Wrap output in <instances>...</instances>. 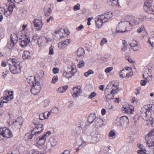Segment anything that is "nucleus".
<instances>
[{
    "label": "nucleus",
    "instance_id": "f8f14e48",
    "mask_svg": "<svg viewBox=\"0 0 154 154\" xmlns=\"http://www.w3.org/2000/svg\"><path fill=\"white\" fill-rule=\"evenodd\" d=\"M32 86V88L31 91L32 94L34 95H36L40 92L41 88V86L38 82H35V83L33 84Z\"/></svg>",
    "mask_w": 154,
    "mask_h": 154
},
{
    "label": "nucleus",
    "instance_id": "ea45409f",
    "mask_svg": "<svg viewBox=\"0 0 154 154\" xmlns=\"http://www.w3.org/2000/svg\"><path fill=\"white\" fill-rule=\"evenodd\" d=\"M85 63L83 60H80L79 63L77 64V66L79 68H81L84 66Z\"/></svg>",
    "mask_w": 154,
    "mask_h": 154
},
{
    "label": "nucleus",
    "instance_id": "412c9836",
    "mask_svg": "<svg viewBox=\"0 0 154 154\" xmlns=\"http://www.w3.org/2000/svg\"><path fill=\"white\" fill-rule=\"evenodd\" d=\"M67 71L74 76L76 72V67L75 66H70L68 67Z\"/></svg>",
    "mask_w": 154,
    "mask_h": 154
},
{
    "label": "nucleus",
    "instance_id": "58836bf2",
    "mask_svg": "<svg viewBox=\"0 0 154 154\" xmlns=\"http://www.w3.org/2000/svg\"><path fill=\"white\" fill-rule=\"evenodd\" d=\"M154 134V128L152 129L149 133L148 135H147L145 137L147 138L149 137H151Z\"/></svg>",
    "mask_w": 154,
    "mask_h": 154
},
{
    "label": "nucleus",
    "instance_id": "f257e3e1",
    "mask_svg": "<svg viewBox=\"0 0 154 154\" xmlns=\"http://www.w3.org/2000/svg\"><path fill=\"white\" fill-rule=\"evenodd\" d=\"M152 107L154 108V105H145L144 107L141 109V111L142 112L141 114V116L143 117V119L145 120H147L146 117H149V121L148 122V125H150L154 127V122L152 119V118L150 117L151 115V112L150 111H154V109H152L150 108Z\"/></svg>",
    "mask_w": 154,
    "mask_h": 154
},
{
    "label": "nucleus",
    "instance_id": "cd10ccee",
    "mask_svg": "<svg viewBox=\"0 0 154 154\" xmlns=\"http://www.w3.org/2000/svg\"><path fill=\"white\" fill-rule=\"evenodd\" d=\"M136 43L135 44L133 43H131L129 44L131 48L134 51H137L139 49V47L137 44V42L135 41Z\"/></svg>",
    "mask_w": 154,
    "mask_h": 154
},
{
    "label": "nucleus",
    "instance_id": "a18cd8bd",
    "mask_svg": "<svg viewBox=\"0 0 154 154\" xmlns=\"http://www.w3.org/2000/svg\"><path fill=\"white\" fill-rule=\"evenodd\" d=\"M115 86L114 84H113L112 82H110L107 85L106 89H112Z\"/></svg>",
    "mask_w": 154,
    "mask_h": 154
},
{
    "label": "nucleus",
    "instance_id": "2eb2a0df",
    "mask_svg": "<svg viewBox=\"0 0 154 154\" xmlns=\"http://www.w3.org/2000/svg\"><path fill=\"white\" fill-rule=\"evenodd\" d=\"M103 120L100 118H97L94 122L93 124L97 128L101 126L103 124Z\"/></svg>",
    "mask_w": 154,
    "mask_h": 154
},
{
    "label": "nucleus",
    "instance_id": "7ed1b4c3",
    "mask_svg": "<svg viewBox=\"0 0 154 154\" xmlns=\"http://www.w3.org/2000/svg\"><path fill=\"white\" fill-rule=\"evenodd\" d=\"M10 60L12 63L11 64H9V69L11 73L13 74L20 73L21 72L20 63L15 59H10Z\"/></svg>",
    "mask_w": 154,
    "mask_h": 154
},
{
    "label": "nucleus",
    "instance_id": "4be33fe9",
    "mask_svg": "<svg viewBox=\"0 0 154 154\" xmlns=\"http://www.w3.org/2000/svg\"><path fill=\"white\" fill-rule=\"evenodd\" d=\"M49 140L51 144V146H54L57 145L58 139L56 137H52L50 138Z\"/></svg>",
    "mask_w": 154,
    "mask_h": 154
},
{
    "label": "nucleus",
    "instance_id": "69168bd1",
    "mask_svg": "<svg viewBox=\"0 0 154 154\" xmlns=\"http://www.w3.org/2000/svg\"><path fill=\"white\" fill-rule=\"evenodd\" d=\"M38 35L37 34L34 35L32 37V40L35 41L37 39L38 40Z\"/></svg>",
    "mask_w": 154,
    "mask_h": 154
},
{
    "label": "nucleus",
    "instance_id": "e2e57ef3",
    "mask_svg": "<svg viewBox=\"0 0 154 154\" xmlns=\"http://www.w3.org/2000/svg\"><path fill=\"white\" fill-rule=\"evenodd\" d=\"M74 10L75 11H76L79 10L80 9V5L79 4H78L75 5L74 7Z\"/></svg>",
    "mask_w": 154,
    "mask_h": 154
},
{
    "label": "nucleus",
    "instance_id": "1a4fd4ad",
    "mask_svg": "<svg viewBox=\"0 0 154 154\" xmlns=\"http://www.w3.org/2000/svg\"><path fill=\"white\" fill-rule=\"evenodd\" d=\"M20 45L23 48L26 47L29 45L30 42V39L29 36L25 34V36L19 39Z\"/></svg>",
    "mask_w": 154,
    "mask_h": 154
},
{
    "label": "nucleus",
    "instance_id": "aec40b11",
    "mask_svg": "<svg viewBox=\"0 0 154 154\" xmlns=\"http://www.w3.org/2000/svg\"><path fill=\"white\" fill-rule=\"evenodd\" d=\"M96 118L95 113H91L88 116L87 121L90 124H93Z\"/></svg>",
    "mask_w": 154,
    "mask_h": 154
},
{
    "label": "nucleus",
    "instance_id": "f704fd0d",
    "mask_svg": "<svg viewBox=\"0 0 154 154\" xmlns=\"http://www.w3.org/2000/svg\"><path fill=\"white\" fill-rule=\"evenodd\" d=\"M23 57L24 59H30V57L29 55V53L27 51H24L23 54Z\"/></svg>",
    "mask_w": 154,
    "mask_h": 154
},
{
    "label": "nucleus",
    "instance_id": "423d86ee",
    "mask_svg": "<svg viewBox=\"0 0 154 154\" xmlns=\"http://www.w3.org/2000/svg\"><path fill=\"white\" fill-rule=\"evenodd\" d=\"M43 126L42 124H39L37 127V129L39 130L38 131H36L35 132L34 131L35 130H33L31 131V134H29L27 133L25 135V138L26 140L27 141H30L32 139L33 136L34 134H36L38 133H40L43 130Z\"/></svg>",
    "mask_w": 154,
    "mask_h": 154
},
{
    "label": "nucleus",
    "instance_id": "39448f33",
    "mask_svg": "<svg viewBox=\"0 0 154 154\" xmlns=\"http://www.w3.org/2000/svg\"><path fill=\"white\" fill-rule=\"evenodd\" d=\"M50 132H46L41 137L37 138L36 140V146L40 149H41L45 143L46 138L50 134Z\"/></svg>",
    "mask_w": 154,
    "mask_h": 154
},
{
    "label": "nucleus",
    "instance_id": "20e7f679",
    "mask_svg": "<svg viewBox=\"0 0 154 154\" xmlns=\"http://www.w3.org/2000/svg\"><path fill=\"white\" fill-rule=\"evenodd\" d=\"M131 23L128 21H123L119 22L116 28L117 32L120 33L125 31L129 30V27H131Z\"/></svg>",
    "mask_w": 154,
    "mask_h": 154
},
{
    "label": "nucleus",
    "instance_id": "0e129e2a",
    "mask_svg": "<svg viewBox=\"0 0 154 154\" xmlns=\"http://www.w3.org/2000/svg\"><path fill=\"white\" fill-rule=\"evenodd\" d=\"M84 28V26L82 25H80V26L76 28L77 31H79L82 30Z\"/></svg>",
    "mask_w": 154,
    "mask_h": 154
},
{
    "label": "nucleus",
    "instance_id": "7c9ffc66",
    "mask_svg": "<svg viewBox=\"0 0 154 154\" xmlns=\"http://www.w3.org/2000/svg\"><path fill=\"white\" fill-rule=\"evenodd\" d=\"M85 54L84 49L82 48H79L77 51V54L78 56L81 57Z\"/></svg>",
    "mask_w": 154,
    "mask_h": 154
},
{
    "label": "nucleus",
    "instance_id": "c756f323",
    "mask_svg": "<svg viewBox=\"0 0 154 154\" xmlns=\"http://www.w3.org/2000/svg\"><path fill=\"white\" fill-rule=\"evenodd\" d=\"M125 109L123 110L125 111V112L126 113H130L131 114L133 113L134 111V107L133 106H130L128 109L127 108H124Z\"/></svg>",
    "mask_w": 154,
    "mask_h": 154
},
{
    "label": "nucleus",
    "instance_id": "a19ab883",
    "mask_svg": "<svg viewBox=\"0 0 154 154\" xmlns=\"http://www.w3.org/2000/svg\"><path fill=\"white\" fill-rule=\"evenodd\" d=\"M16 43V42L11 41L10 42L8 43V46L9 49H11L15 46Z\"/></svg>",
    "mask_w": 154,
    "mask_h": 154
},
{
    "label": "nucleus",
    "instance_id": "49530a36",
    "mask_svg": "<svg viewBox=\"0 0 154 154\" xmlns=\"http://www.w3.org/2000/svg\"><path fill=\"white\" fill-rule=\"evenodd\" d=\"M94 73V72L93 70L90 69L88 72L85 73L84 75L85 76L87 77L90 74H93Z\"/></svg>",
    "mask_w": 154,
    "mask_h": 154
},
{
    "label": "nucleus",
    "instance_id": "b1692460",
    "mask_svg": "<svg viewBox=\"0 0 154 154\" xmlns=\"http://www.w3.org/2000/svg\"><path fill=\"white\" fill-rule=\"evenodd\" d=\"M92 140L94 142L98 141L99 139L100 135L96 133L93 132L91 134Z\"/></svg>",
    "mask_w": 154,
    "mask_h": 154
},
{
    "label": "nucleus",
    "instance_id": "dca6fc26",
    "mask_svg": "<svg viewBox=\"0 0 154 154\" xmlns=\"http://www.w3.org/2000/svg\"><path fill=\"white\" fill-rule=\"evenodd\" d=\"M34 23L35 27L38 30H41L43 26L41 20L37 19H35Z\"/></svg>",
    "mask_w": 154,
    "mask_h": 154
},
{
    "label": "nucleus",
    "instance_id": "9b49d317",
    "mask_svg": "<svg viewBox=\"0 0 154 154\" xmlns=\"http://www.w3.org/2000/svg\"><path fill=\"white\" fill-rule=\"evenodd\" d=\"M0 133L1 136L7 138H9L12 137L13 135L11 131L6 128H0Z\"/></svg>",
    "mask_w": 154,
    "mask_h": 154
},
{
    "label": "nucleus",
    "instance_id": "c03bdc74",
    "mask_svg": "<svg viewBox=\"0 0 154 154\" xmlns=\"http://www.w3.org/2000/svg\"><path fill=\"white\" fill-rule=\"evenodd\" d=\"M18 150L16 149L11 151H9L8 154H18Z\"/></svg>",
    "mask_w": 154,
    "mask_h": 154
},
{
    "label": "nucleus",
    "instance_id": "bf43d9fd",
    "mask_svg": "<svg viewBox=\"0 0 154 154\" xmlns=\"http://www.w3.org/2000/svg\"><path fill=\"white\" fill-rule=\"evenodd\" d=\"M113 69V68L112 67H110L106 68L105 70V72L106 73H108L110 72Z\"/></svg>",
    "mask_w": 154,
    "mask_h": 154
},
{
    "label": "nucleus",
    "instance_id": "bb28decb",
    "mask_svg": "<svg viewBox=\"0 0 154 154\" xmlns=\"http://www.w3.org/2000/svg\"><path fill=\"white\" fill-rule=\"evenodd\" d=\"M10 39L11 41L17 43L18 40V36L17 34L13 33L11 34Z\"/></svg>",
    "mask_w": 154,
    "mask_h": 154
},
{
    "label": "nucleus",
    "instance_id": "473e14b6",
    "mask_svg": "<svg viewBox=\"0 0 154 154\" xmlns=\"http://www.w3.org/2000/svg\"><path fill=\"white\" fill-rule=\"evenodd\" d=\"M149 138H146L147 141L146 142L147 145L148 147H152L154 144V142Z\"/></svg>",
    "mask_w": 154,
    "mask_h": 154
},
{
    "label": "nucleus",
    "instance_id": "393cba45",
    "mask_svg": "<svg viewBox=\"0 0 154 154\" xmlns=\"http://www.w3.org/2000/svg\"><path fill=\"white\" fill-rule=\"evenodd\" d=\"M8 95H7L6 96H4L3 97L5 98L6 97V100H8V102L11 101L13 98V92L11 91L8 92Z\"/></svg>",
    "mask_w": 154,
    "mask_h": 154
},
{
    "label": "nucleus",
    "instance_id": "5701e85b",
    "mask_svg": "<svg viewBox=\"0 0 154 154\" xmlns=\"http://www.w3.org/2000/svg\"><path fill=\"white\" fill-rule=\"evenodd\" d=\"M153 0H146L145 2V5L148 8H147V11L148 13V11L150 9H153L152 7V3Z\"/></svg>",
    "mask_w": 154,
    "mask_h": 154
},
{
    "label": "nucleus",
    "instance_id": "ddd939ff",
    "mask_svg": "<svg viewBox=\"0 0 154 154\" xmlns=\"http://www.w3.org/2000/svg\"><path fill=\"white\" fill-rule=\"evenodd\" d=\"M145 71L144 74H143V78L145 79V80H142L140 81V83L141 85L143 86L145 85L146 84L147 82L148 81V77L149 76L148 74V72H149V68L146 67L145 69Z\"/></svg>",
    "mask_w": 154,
    "mask_h": 154
},
{
    "label": "nucleus",
    "instance_id": "6ab92c4d",
    "mask_svg": "<svg viewBox=\"0 0 154 154\" xmlns=\"http://www.w3.org/2000/svg\"><path fill=\"white\" fill-rule=\"evenodd\" d=\"M27 81L29 84L30 85L32 86L38 81L35 79V77L33 76H30L27 78L26 79Z\"/></svg>",
    "mask_w": 154,
    "mask_h": 154
},
{
    "label": "nucleus",
    "instance_id": "9d476101",
    "mask_svg": "<svg viewBox=\"0 0 154 154\" xmlns=\"http://www.w3.org/2000/svg\"><path fill=\"white\" fill-rule=\"evenodd\" d=\"M23 119L22 117H19L16 119L15 121L13 123L7 122L9 125H12V127H14L15 128H20L23 124Z\"/></svg>",
    "mask_w": 154,
    "mask_h": 154
},
{
    "label": "nucleus",
    "instance_id": "4c0bfd02",
    "mask_svg": "<svg viewBox=\"0 0 154 154\" xmlns=\"http://www.w3.org/2000/svg\"><path fill=\"white\" fill-rule=\"evenodd\" d=\"M105 97L107 101H108V100L112 99L113 98L114 95L111 93L110 94H108L106 95Z\"/></svg>",
    "mask_w": 154,
    "mask_h": 154
},
{
    "label": "nucleus",
    "instance_id": "8fccbe9b",
    "mask_svg": "<svg viewBox=\"0 0 154 154\" xmlns=\"http://www.w3.org/2000/svg\"><path fill=\"white\" fill-rule=\"evenodd\" d=\"M145 30L144 26H142L140 27L137 30V32L139 33Z\"/></svg>",
    "mask_w": 154,
    "mask_h": 154
},
{
    "label": "nucleus",
    "instance_id": "774afa93",
    "mask_svg": "<svg viewBox=\"0 0 154 154\" xmlns=\"http://www.w3.org/2000/svg\"><path fill=\"white\" fill-rule=\"evenodd\" d=\"M54 20V18L52 16H50L48 19L47 20V23H49L50 21H52Z\"/></svg>",
    "mask_w": 154,
    "mask_h": 154
},
{
    "label": "nucleus",
    "instance_id": "09e8293b",
    "mask_svg": "<svg viewBox=\"0 0 154 154\" xmlns=\"http://www.w3.org/2000/svg\"><path fill=\"white\" fill-rule=\"evenodd\" d=\"M116 134L115 133L113 130L110 131L109 133V137H111V138H112L116 135Z\"/></svg>",
    "mask_w": 154,
    "mask_h": 154
},
{
    "label": "nucleus",
    "instance_id": "37998d69",
    "mask_svg": "<svg viewBox=\"0 0 154 154\" xmlns=\"http://www.w3.org/2000/svg\"><path fill=\"white\" fill-rule=\"evenodd\" d=\"M148 13L151 15V17L154 19V9H150L148 11Z\"/></svg>",
    "mask_w": 154,
    "mask_h": 154
},
{
    "label": "nucleus",
    "instance_id": "603ef678",
    "mask_svg": "<svg viewBox=\"0 0 154 154\" xmlns=\"http://www.w3.org/2000/svg\"><path fill=\"white\" fill-rule=\"evenodd\" d=\"M49 103L50 101L48 100H45L44 102V106L45 107H46L49 105Z\"/></svg>",
    "mask_w": 154,
    "mask_h": 154
},
{
    "label": "nucleus",
    "instance_id": "5fc2aeb1",
    "mask_svg": "<svg viewBox=\"0 0 154 154\" xmlns=\"http://www.w3.org/2000/svg\"><path fill=\"white\" fill-rule=\"evenodd\" d=\"M97 94L95 92H91L88 97L89 99H92Z\"/></svg>",
    "mask_w": 154,
    "mask_h": 154
},
{
    "label": "nucleus",
    "instance_id": "4d7b16f0",
    "mask_svg": "<svg viewBox=\"0 0 154 154\" xmlns=\"http://www.w3.org/2000/svg\"><path fill=\"white\" fill-rule=\"evenodd\" d=\"M54 47L51 45L49 48V54L50 55H52L54 54Z\"/></svg>",
    "mask_w": 154,
    "mask_h": 154
},
{
    "label": "nucleus",
    "instance_id": "a878e982",
    "mask_svg": "<svg viewBox=\"0 0 154 154\" xmlns=\"http://www.w3.org/2000/svg\"><path fill=\"white\" fill-rule=\"evenodd\" d=\"M8 102V100H6L5 97L4 98L3 96L1 97L0 99V108H2L3 106L4 103H7Z\"/></svg>",
    "mask_w": 154,
    "mask_h": 154
},
{
    "label": "nucleus",
    "instance_id": "de8ad7c7",
    "mask_svg": "<svg viewBox=\"0 0 154 154\" xmlns=\"http://www.w3.org/2000/svg\"><path fill=\"white\" fill-rule=\"evenodd\" d=\"M15 7L14 4L11 5L8 7V10L9 11L12 13L13 9Z\"/></svg>",
    "mask_w": 154,
    "mask_h": 154
},
{
    "label": "nucleus",
    "instance_id": "0eeeda50",
    "mask_svg": "<svg viewBox=\"0 0 154 154\" xmlns=\"http://www.w3.org/2000/svg\"><path fill=\"white\" fill-rule=\"evenodd\" d=\"M51 41V39L45 37H38L37 43L39 47L46 45Z\"/></svg>",
    "mask_w": 154,
    "mask_h": 154
},
{
    "label": "nucleus",
    "instance_id": "13d9d810",
    "mask_svg": "<svg viewBox=\"0 0 154 154\" xmlns=\"http://www.w3.org/2000/svg\"><path fill=\"white\" fill-rule=\"evenodd\" d=\"M146 150L145 149H142L141 150H138L137 151V153H140V154H145L146 152Z\"/></svg>",
    "mask_w": 154,
    "mask_h": 154
},
{
    "label": "nucleus",
    "instance_id": "052dcab7",
    "mask_svg": "<svg viewBox=\"0 0 154 154\" xmlns=\"http://www.w3.org/2000/svg\"><path fill=\"white\" fill-rule=\"evenodd\" d=\"M4 13L6 17H8L12 13L8 10L5 11L4 12Z\"/></svg>",
    "mask_w": 154,
    "mask_h": 154
},
{
    "label": "nucleus",
    "instance_id": "6e6d98bb",
    "mask_svg": "<svg viewBox=\"0 0 154 154\" xmlns=\"http://www.w3.org/2000/svg\"><path fill=\"white\" fill-rule=\"evenodd\" d=\"M107 42V40L106 38H103L101 40L100 45L101 46H102L104 44L106 43Z\"/></svg>",
    "mask_w": 154,
    "mask_h": 154
},
{
    "label": "nucleus",
    "instance_id": "e433bc0d",
    "mask_svg": "<svg viewBox=\"0 0 154 154\" xmlns=\"http://www.w3.org/2000/svg\"><path fill=\"white\" fill-rule=\"evenodd\" d=\"M148 42L151 46L154 47V36L150 38L149 39Z\"/></svg>",
    "mask_w": 154,
    "mask_h": 154
},
{
    "label": "nucleus",
    "instance_id": "4468645a",
    "mask_svg": "<svg viewBox=\"0 0 154 154\" xmlns=\"http://www.w3.org/2000/svg\"><path fill=\"white\" fill-rule=\"evenodd\" d=\"M73 91L72 96L74 97L79 96L82 92L80 86L74 87L73 88Z\"/></svg>",
    "mask_w": 154,
    "mask_h": 154
},
{
    "label": "nucleus",
    "instance_id": "a211bd4d",
    "mask_svg": "<svg viewBox=\"0 0 154 154\" xmlns=\"http://www.w3.org/2000/svg\"><path fill=\"white\" fill-rule=\"evenodd\" d=\"M121 125L123 126L129 123V120L127 117L126 116H123L121 117L120 120Z\"/></svg>",
    "mask_w": 154,
    "mask_h": 154
},
{
    "label": "nucleus",
    "instance_id": "79ce46f5",
    "mask_svg": "<svg viewBox=\"0 0 154 154\" xmlns=\"http://www.w3.org/2000/svg\"><path fill=\"white\" fill-rule=\"evenodd\" d=\"M47 113L46 112H44V113H42L39 115V119L41 120H43L44 119H47V117H46L45 116V114Z\"/></svg>",
    "mask_w": 154,
    "mask_h": 154
},
{
    "label": "nucleus",
    "instance_id": "72a5a7b5",
    "mask_svg": "<svg viewBox=\"0 0 154 154\" xmlns=\"http://www.w3.org/2000/svg\"><path fill=\"white\" fill-rule=\"evenodd\" d=\"M52 10L50 8H45V15L46 16H49L51 13Z\"/></svg>",
    "mask_w": 154,
    "mask_h": 154
},
{
    "label": "nucleus",
    "instance_id": "c85d7f7f",
    "mask_svg": "<svg viewBox=\"0 0 154 154\" xmlns=\"http://www.w3.org/2000/svg\"><path fill=\"white\" fill-rule=\"evenodd\" d=\"M67 88L68 86H67L60 87L57 89V91L59 93H63Z\"/></svg>",
    "mask_w": 154,
    "mask_h": 154
},
{
    "label": "nucleus",
    "instance_id": "f3484780",
    "mask_svg": "<svg viewBox=\"0 0 154 154\" xmlns=\"http://www.w3.org/2000/svg\"><path fill=\"white\" fill-rule=\"evenodd\" d=\"M70 39H66L62 42H60L58 44L59 48L61 49L64 48L70 42Z\"/></svg>",
    "mask_w": 154,
    "mask_h": 154
},
{
    "label": "nucleus",
    "instance_id": "2f4dec72",
    "mask_svg": "<svg viewBox=\"0 0 154 154\" xmlns=\"http://www.w3.org/2000/svg\"><path fill=\"white\" fill-rule=\"evenodd\" d=\"M119 91L118 88V86H115L112 89V90L111 91V93L113 94L114 95L117 93Z\"/></svg>",
    "mask_w": 154,
    "mask_h": 154
},
{
    "label": "nucleus",
    "instance_id": "3c124183",
    "mask_svg": "<svg viewBox=\"0 0 154 154\" xmlns=\"http://www.w3.org/2000/svg\"><path fill=\"white\" fill-rule=\"evenodd\" d=\"M51 112L53 113H57L58 112V109L56 107H54L50 110Z\"/></svg>",
    "mask_w": 154,
    "mask_h": 154
},
{
    "label": "nucleus",
    "instance_id": "f03ea898",
    "mask_svg": "<svg viewBox=\"0 0 154 154\" xmlns=\"http://www.w3.org/2000/svg\"><path fill=\"white\" fill-rule=\"evenodd\" d=\"M112 13L111 12H106L104 14L97 16L95 19L96 27L98 28H100L103 23L112 19Z\"/></svg>",
    "mask_w": 154,
    "mask_h": 154
},
{
    "label": "nucleus",
    "instance_id": "6e6552de",
    "mask_svg": "<svg viewBox=\"0 0 154 154\" xmlns=\"http://www.w3.org/2000/svg\"><path fill=\"white\" fill-rule=\"evenodd\" d=\"M133 75L132 69L128 67L125 69H122L121 72L120 76L123 78H128L130 76Z\"/></svg>",
    "mask_w": 154,
    "mask_h": 154
},
{
    "label": "nucleus",
    "instance_id": "338daca9",
    "mask_svg": "<svg viewBox=\"0 0 154 154\" xmlns=\"http://www.w3.org/2000/svg\"><path fill=\"white\" fill-rule=\"evenodd\" d=\"M27 26V24L23 25L22 26V31L25 32L26 30L27 29L26 28Z\"/></svg>",
    "mask_w": 154,
    "mask_h": 154
},
{
    "label": "nucleus",
    "instance_id": "864d4df0",
    "mask_svg": "<svg viewBox=\"0 0 154 154\" xmlns=\"http://www.w3.org/2000/svg\"><path fill=\"white\" fill-rule=\"evenodd\" d=\"M58 78L57 75H56L54 76L51 81L52 83H55L58 80Z\"/></svg>",
    "mask_w": 154,
    "mask_h": 154
},
{
    "label": "nucleus",
    "instance_id": "680f3d73",
    "mask_svg": "<svg viewBox=\"0 0 154 154\" xmlns=\"http://www.w3.org/2000/svg\"><path fill=\"white\" fill-rule=\"evenodd\" d=\"M59 69L57 68H54L53 69V72L54 74H57L58 73Z\"/></svg>",
    "mask_w": 154,
    "mask_h": 154
},
{
    "label": "nucleus",
    "instance_id": "c9c22d12",
    "mask_svg": "<svg viewBox=\"0 0 154 154\" xmlns=\"http://www.w3.org/2000/svg\"><path fill=\"white\" fill-rule=\"evenodd\" d=\"M63 76L67 79L71 78L73 75L71 73H70L68 71H66L63 73Z\"/></svg>",
    "mask_w": 154,
    "mask_h": 154
}]
</instances>
